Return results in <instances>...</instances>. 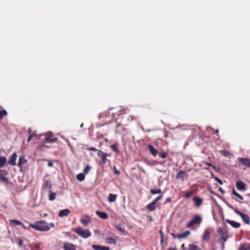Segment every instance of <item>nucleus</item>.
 I'll return each instance as SVG.
<instances>
[{
  "mask_svg": "<svg viewBox=\"0 0 250 250\" xmlns=\"http://www.w3.org/2000/svg\"><path fill=\"white\" fill-rule=\"evenodd\" d=\"M7 115V113L5 110L2 109V107H0V120L3 118V116H5Z\"/></svg>",
  "mask_w": 250,
  "mask_h": 250,
  "instance_id": "nucleus-34",
  "label": "nucleus"
},
{
  "mask_svg": "<svg viewBox=\"0 0 250 250\" xmlns=\"http://www.w3.org/2000/svg\"><path fill=\"white\" fill-rule=\"evenodd\" d=\"M73 231L83 238H87L91 235L88 229H85L80 227L75 229Z\"/></svg>",
  "mask_w": 250,
  "mask_h": 250,
  "instance_id": "nucleus-2",
  "label": "nucleus"
},
{
  "mask_svg": "<svg viewBox=\"0 0 250 250\" xmlns=\"http://www.w3.org/2000/svg\"><path fill=\"white\" fill-rule=\"evenodd\" d=\"M30 136H32V138H33V137H36L37 136V134L35 133V132H33L30 135Z\"/></svg>",
  "mask_w": 250,
  "mask_h": 250,
  "instance_id": "nucleus-48",
  "label": "nucleus"
},
{
  "mask_svg": "<svg viewBox=\"0 0 250 250\" xmlns=\"http://www.w3.org/2000/svg\"><path fill=\"white\" fill-rule=\"evenodd\" d=\"M147 147L150 152V153L153 156H156L158 154V151L152 145H148Z\"/></svg>",
  "mask_w": 250,
  "mask_h": 250,
  "instance_id": "nucleus-13",
  "label": "nucleus"
},
{
  "mask_svg": "<svg viewBox=\"0 0 250 250\" xmlns=\"http://www.w3.org/2000/svg\"><path fill=\"white\" fill-rule=\"evenodd\" d=\"M227 222L234 228H238L240 226V224L239 223L236 222L234 221L227 219Z\"/></svg>",
  "mask_w": 250,
  "mask_h": 250,
  "instance_id": "nucleus-22",
  "label": "nucleus"
},
{
  "mask_svg": "<svg viewBox=\"0 0 250 250\" xmlns=\"http://www.w3.org/2000/svg\"><path fill=\"white\" fill-rule=\"evenodd\" d=\"M133 120V116L130 115H125L122 118V122L125 124H127L128 123L132 121Z\"/></svg>",
  "mask_w": 250,
  "mask_h": 250,
  "instance_id": "nucleus-14",
  "label": "nucleus"
},
{
  "mask_svg": "<svg viewBox=\"0 0 250 250\" xmlns=\"http://www.w3.org/2000/svg\"><path fill=\"white\" fill-rule=\"evenodd\" d=\"M10 225L11 226H20L22 224V222L17 220H9Z\"/></svg>",
  "mask_w": 250,
  "mask_h": 250,
  "instance_id": "nucleus-24",
  "label": "nucleus"
},
{
  "mask_svg": "<svg viewBox=\"0 0 250 250\" xmlns=\"http://www.w3.org/2000/svg\"><path fill=\"white\" fill-rule=\"evenodd\" d=\"M106 243H108V244H112L113 245H116V241L115 239L114 238H112L111 237H109V238H107L106 239Z\"/></svg>",
  "mask_w": 250,
  "mask_h": 250,
  "instance_id": "nucleus-32",
  "label": "nucleus"
},
{
  "mask_svg": "<svg viewBox=\"0 0 250 250\" xmlns=\"http://www.w3.org/2000/svg\"><path fill=\"white\" fill-rule=\"evenodd\" d=\"M98 156L100 157L102 160V164L104 165L107 162V157H110V154H108L107 153L104 152L101 150H98Z\"/></svg>",
  "mask_w": 250,
  "mask_h": 250,
  "instance_id": "nucleus-5",
  "label": "nucleus"
},
{
  "mask_svg": "<svg viewBox=\"0 0 250 250\" xmlns=\"http://www.w3.org/2000/svg\"><path fill=\"white\" fill-rule=\"evenodd\" d=\"M27 163V161L24 159L23 156L20 157L18 162V166L20 168L22 167L23 166Z\"/></svg>",
  "mask_w": 250,
  "mask_h": 250,
  "instance_id": "nucleus-18",
  "label": "nucleus"
},
{
  "mask_svg": "<svg viewBox=\"0 0 250 250\" xmlns=\"http://www.w3.org/2000/svg\"><path fill=\"white\" fill-rule=\"evenodd\" d=\"M17 158V155L16 152H14L11 155L10 158L8 162V164L15 166L16 165V161Z\"/></svg>",
  "mask_w": 250,
  "mask_h": 250,
  "instance_id": "nucleus-11",
  "label": "nucleus"
},
{
  "mask_svg": "<svg viewBox=\"0 0 250 250\" xmlns=\"http://www.w3.org/2000/svg\"><path fill=\"white\" fill-rule=\"evenodd\" d=\"M215 180L220 185L223 184V182H222V180H220V179H219L218 178H215Z\"/></svg>",
  "mask_w": 250,
  "mask_h": 250,
  "instance_id": "nucleus-46",
  "label": "nucleus"
},
{
  "mask_svg": "<svg viewBox=\"0 0 250 250\" xmlns=\"http://www.w3.org/2000/svg\"><path fill=\"white\" fill-rule=\"evenodd\" d=\"M48 166L49 167H52L53 166V163H52V162H49L48 163Z\"/></svg>",
  "mask_w": 250,
  "mask_h": 250,
  "instance_id": "nucleus-49",
  "label": "nucleus"
},
{
  "mask_svg": "<svg viewBox=\"0 0 250 250\" xmlns=\"http://www.w3.org/2000/svg\"><path fill=\"white\" fill-rule=\"evenodd\" d=\"M168 250H176L175 249L170 248V249H168Z\"/></svg>",
  "mask_w": 250,
  "mask_h": 250,
  "instance_id": "nucleus-58",
  "label": "nucleus"
},
{
  "mask_svg": "<svg viewBox=\"0 0 250 250\" xmlns=\"http://www.w3.org/2000/svg\"><path fill=\"white\" fill-rule=\"evenodd\" d=\"M8 174V172L6 170L0 169V179L1 177H3L5 175Z\"/></svg>",
  "mask_w": 250,
  "mask_h": 250,
  "instance_id": "nucleus-38",
  "label": "nucleus"
},
{
  "mask_svg": "<svg viewBox=\"0 0 250 250\" xmlns=\"http://www.w3.org/2000/svg\"><path fill=\"white\" fill-rule=\"evenodd\" d=\"M171 202V199L170 198H167L166 199V201H165V203H169Z\"/></svg>",
  "mask_w": 250,
  "mask_h": 250,
  "instance_id": "nucleus-50",
  "label": "nucleus"
},
{
  "mask_svg": "<svg viewBox=\"0 0 250 250\" xmlns=\"http://www.w3.org/2000/svg\"><path fill=\"white\" fill-rule=\"evenodd\" d=\"M88 219L85 220L83 219H80L81 223L84 226H87L91 222V218L89 216H87Z\"/></svg>",
  "mask_w": 250,
  "mask_h": 250,
  "instance_id": "nucleus-25",
  "label": "nucleus"
},
{
  "mask_svg": "<svg viewBox=\"0 0 250 250\" xmlns=\"http://www.w3.org/2000/svg\"><path fill=\"white\" fill-rule=\"evenodd\" d=\"M236 187L238 190L240 191H245L246 189V185L242 181L239 180L236 182Z\"/></svg>",
  "mask_w": 250,
  "mask_h": 250,
  "instance_id": "nucleus-8",
  "label": "nucleus"
},
{
  "mask_svg": "<svg viewBox=\"0 0 250 250\" xmlns=\"http://www.w3.org/2000/svg\"><path fill=\"white\" fill-rule=\"evenodd\" d=\"M70 212V210L69 209L66 208L62 210H61L59 211L58 216L62 217L64 216H67Z\"/></svg>",
  "mask_w": 250,
  "mask_h": 250,
  "instance_id": "nucleus-16",
  "label": "nucleus"
},
{
  "mask_svg": "<svg viewBox=\"0 0 250 250\" xmlns=\"http://www.w3.org/2000/svg\"><path fill=\"white\" fill-rule=\"evenodd\" d=\"M87 149L89 150H91V151H97V152L98 150L97 149H96L95 147H89Z\"/></svg>",
  "mask_w": 250,
  "mask_h": 250,
  "instance_id": "nucleus-45",
  "label": "nucleus"
},
{
  "mask_svg": "<svg viewBox=\"0 0 250 250\" xmlns=\"http://www.w3.org/2000/svg\"><path fill=\"white\" fill-rule=\"evenodd\" d=\"M193 201L194 202L195 206L197 207H199L203 203V199L197 196L194 197Z\"/></svg>",
  "mask_w": 250,
  "mask_h": 250,
  "instance_id": "nucleus-15",
  "label": "nucleus"
},
{
  "mask_svg": "<svg viewBox=\"0 0 250 250\" xmlns=\"http://www.w3.org/2000/svg\"><path fill=\"white\" fill-rule=\"evenodd\" d=\"M68 145L69 146H70V142H69V141H68Z\"/></svg>",
  "mask_w": 250,
  "mask_h": 250,
  "instance_id": "nucleus-62",
  "label": "nucleus"
},
{
  "mask_svg": "<svg viewBox=\"0 0 250 250\" xmlns=\"http://www.w3.org/2000/svg\"><path fill=\"white\" fill-rule=\"evenodd\" d=\"M53 133L51 132H48L46 135L45 137V141L46 143H52L56 141L57 138L52 139Z\"/></svg>",
  "mask_w": 250,
  "mask_h": 250,
  "instance_id": "nucleus-10",
  "label": "nucleus"
},
{
  "mask_svg": "<svg viewBox=\"0 0 250 250\" xmlns=\"http://www.w3.org/2000/svg\"><path fill=\"white\" fill-rule=\"evenodd\" d=\"M238 250H247L244 246H241Z\"/></svg>",
  "mask_w": 250,
  "mask_h": 250,
  "instance_id": "nucleus-47",
  "label": "nucleus"
},
{
  "mask_svg": "<svg viewBox=\"0 0 250 250\" xmlns=\"http://www.w3.org/2000/svg\"><path fill=\"white\" fill-rule=\"evenodd\" d=\"M206 164L208 166H210V167H214L210 163H206Z\"/></svg>",
  "mask_w": 250,
  "mask_h": 250,
  "instance_id": "nucleus-53",
  "label": "nucleus"
},
{
  "mask_svg": "<svg viewBox=\"0 0 250 250\" xmlns=\"http://www.w3.org/2000/svg\"><path fill=\"white\" fill-rule=\"evenodd\" d=\"M232 195H234L237 198H238L239 200H243V197L240 194H239L238 193H237L235 191V189L234 188H233V189H232Z\"/></svg>",
  "mask_w": 250,
  "mask_h": 250,
  "instance_id": "nucleus-28",
  "label": "nucleus"
},
{
  "mask_svg": "<svg viewBox=\"0 0 250 250\" xmlns=\"http://www.w3.org/2000/svg\"><path fill=\"white\" fill-rule=\"evenodd\" d=\"M31 131H32V130H31V128H28V133L30 135L31 134Z\"/></svg>",
  "mask_w": 250,
  "mask_h": 250,
  "instance_id": "nucleus-56",
  "label": "nucleus"
},
{
  "mask_svg": "<svg viewBox=\"0 0 250 250\" xmlns=\"http://www.w3.org/2000/svg\"><path fill=\"white\" fill-rule=\"evenodd\" d=\"M20 226H21L22 228L24 229H27V227L26 226H25L23 223H22V224H21Z\"/></svg>",
  "mask_w": 250,
  "mask_h": 250,
  "instance_id": "nucleus-55",
  "label": "nucleus"
},
{
  "mask_svg": "<svg viewBox=\"0 0 250 250\" xmlns=\"http://www.w3.org/2000/svg\"><path fill=\"white\" fill-rule=\"evenodd\" d=\"M150 192L152 194H159L162 192V190L161 189H151L150 190Z\"/></svg>",
  "mask_w": 250,
  "mask_h": 250,
  "instance_id": "nucleus-36",
  "label": "nucleus"
},
{
  "mask_svg": "<svg viewBox=\"0 0 250 250\" xmlns=\"http://www.w3.org/2000/svg\"><path fill=\"white\" fill-rule=\"evenodd\" d=\"M0 179L1 180V181L5 183V185H7L8 184V183H9V181H8V179L7 177H1Z\"/></svg>",
  "mask_w": 250,
  "mask_h": 250,
  "instance_id": "nucleus-41",
  "label": "nucleus"
},
{
  "mask_svg": "<svg viewBox=\"0 0 250 250\" xmlns=\"http://www.w3.org/2000/svg\"><path fill=\"white\" fill-rule=\"evenodd\" d=\"M92 248L95 250H110L108 247L101 246L99 245H93Z\"/></svg>",
  "mask_w": 250,
  "mask_h": 250,
  "instance_id": "nucleus-19",
  "label": "nucleus"
},
{
  "mask_svg": "<svg viewBox=\"0 0 250 250\" xmlns=\"http://www.w3.org/2000/svg\"><path fill=\"white\" fill-rule=\"evenodd\" d=\"M46 185H49V182H46Z\"/></svg>",
  "mask_w": 250,
  "mask_h": 250,
  "instance_id": "nucleus-64",
  "label": "nucleus"
},
{
  "mask_svg": "<svg viewBox=\"0 0 250 250\" xmlns=\"http://www.w3.org/2000/svg\"><path fill=\"white\" fill-rule=\"evenodd\" d=\"M125 128L124 127L121 123H118L116 125V131L118 133H122L124 132Z\"/></svg>",
  "mask_w": 250,
  "mask_h": 250,
  "instance_id": "nucleus-17",
  "label": "nucleus"
},
{
  "mask_svg": "<svg viewBox=\"0 0 250 250\" xmlns=\"http://www.w3.org/2000/svg\"><path fill=\"white\" fill-rule=\"evenodd\" d=\"M193 194V190L191 191H190V192H188L185 195V197L186 198H188L190 197H191Z\"/></svg>",
  "mask_w": 250,
  "mask_h": 250,
  "instance_id": "nucleus-42",
  "label": "nucleus"
},
{
  "mask_svg": "<svg viewBox=\"0 0 250 250\" xmlns=\"http://www.w3.org/2000/svg\"><path fill=\"white\" fill-rule=\"evenodd\" d=\"M210 232L209 230H206L204 236H203V239L204 240H208L210 238Z\"/></svg>",
  "mask_w": 250,
  "mask_h": 250,
  "instance_id": "nucleus-27",
  "label": "nucleus"
},
{
  "mask_svg": "<svg viewBox=\"0 0 250 250\" xmlns=\"http://www.w3.org/2000/svg\"><path fill=\"white\" fill-rule=\"evenodd\" d=\"M116 228L121 232H125V230L124 228L121 227L120 226H116Z\"/></svg>",
  "mask_w": 250,
  "mask_h": 250,
  "instance_id": "nucleus-43",
  "label": "nucleus"
},
{
  "mask_svg": "<svg viewBox=\"0 0 250 250\" xmlns=\"http://www.w3.org/2000/svg\"><path fill=\"white\" fill-rule=\"evenodd\" d=\"M91 169V166L87 165V166H86L84 167V168L83 169V173H84L85 174H87L89 172V171Z\"/></svg>",
  "mask_w": 250,
  "mask_h": 250,
  "instance_id": "nucleus-37",
  "label": "nucleus"
},
{
  "mask_svg": "<svg viewBox=\"0 0 250 250\" xmlns=\"http://www.w3.org/2000/svg\"><path fill=\"white\" fill-rule=\"evenodd\" d=\"M30 226L34 229L41 231H48L50 229V227L51 228H54L55 227L54 223H51L48 224L43 220L37 221L33 224H30Z\"/></svg>",
  "mask_w": 250,
  "mask_h": 250,
  "instance_id": "nucleus-1",
  "label": "nucleus"
},
{
  "mask_svg": "<svg viewBox=\"0 0 250 250\" xmlns=\"http://www.w3.org/2000/svg\"><path fill=\"white\" fill-rule=\"evenodd\" d=\"M219 191H221L222 193H225L224 191L221 188H219Z\"/></svg>",
  "mask_w": 250,
  "mask_h": 250,
  "instance_id": "nucleus-57",
  "label": "nucleus"
},
{
  "mask_svg": "<svg viewBox=\"0 0 250 250\" xmlns=\"http://www.w3.org/2000/svg\"><path fill=\"white\" fill-rule=\"evenodd\" d=\"M171 235L172 236V237L174 238H177V234H175L174 233H171Z\"/></svg>",
  "mask_w": 250,
  "mask_h": 250,
  "instance_id": "nucleus-52",
  "label": "nucleus"
},
{
  "mask_svg": "<svg viewBox=\"0 0 250 250\" xmlns=\"http://www.w3.org/2000/svg\"><path fill=\"white\" fill-rule=\"evenodd\" d=\"M161 243L163 242V236H162V235L161 236Z\"/></svg>",
  "mask_w": 250,
  "mask_h": 250,
  "instance_id": "nucleus-59",
  "label": "nucleus"
},
{
  "mask_svg": "<svg viewBox=\"0 0 250 250\" xmlns=\"http://www.w3.org/2000/svg\"><path fill=\"white\" fill-rule=\"evenodd\" d=\"M6 163V159L4 157H0V168L3 167Z\"/></svg>",
  "mask_w": 250,
  "mask_h": 250,
  "instance_id": "nucleus-29",
  "label": "nucleus"
},
{
  "mask_svg": "<svg viewBox=\"0 0 250 250\" xmlns=\"http://www.w3.org/2000/svg\"><path fill=\"white\" fill-rule=\"evenodd\" d=\"M96 214L99 217L103 219H105L108 217L107 214L104 212H102L98 210L96 211Z\"/></svg>",
  "mask_w": 250,
  "mask_h": 250,
  "instance_id": "nucleus-23",
  "label": "nucleus"
},
{
  "mask_svg": "<svg viewBox=\"0 0 250 250\" xmlns=\"http://www.w3.org/2000/svg\"><path fill=\"white\" fill-rule=\"evenodd\" d=\"M117 197V194H112L111 193H110L109 194L108 200L109 202H113L116 200Z\"/></svg>",
  "mask_w": 250,
  "mask_h": 250,
  "instance_id": "nucleus-26",
  "label": "nucleus"
},
{
  "mask_svg": "<svg viewBox=\"0 0 250 250\" xmlns=\"http://www.w3.org/2000/svg\"><path fill=\"white\" fill-rule=\"evenodd\" d=\"M188 177V175L183 170H180L176 175V178L181 179L182 181L187 179Z\"/></svg>",
  "mask_w": 250,
  "mask_h": 250,
  "instance_id": "nucleus-9",
  "label": "nucleus"
},
{
  "mask_svg": "<svg viewBox=\"0 0 250 250\" xmlns=\"http://www.w3.org/2000/svg\"><path fill=\"white\" fill-rule=\"evenodd\" d=\"M110 147L114 151H115L117 153L119 152V149L116 145H115V144L111 145L110 146Z\"/></svg>",
  "mask_w": 250,
  "mask_h": 250,
  "instance_id": "nucleus-39",
  "label": "nucleus"
},
{
  "mask_svg": "<svg viewBox=\"0 0 250 250\" xmlns=\"http://www.w3.org/2000/svg\"><path fill=\"white\" fill-rule=\"evenodd\" d=\"M162 197H163V195H161L157 197L153 201L155 202L156 203H157V202L158 201L162 199Z\"/></svg>",
  "mask_w": 250,
  "mask_h": 250,
  "instance_id": "nucleus-44",
  "label": "nucleus"
},
{
  "mask_svg": "<svg viewBox=\"0 0 250 250\" xmlns=\"http://www.w3.org/2000/svg\"><path fill=\"white\" fill-rule=\"evenodd\" d=\"M217 232L220 235V239L226 242L228 239L227 232L223 229L220 228L217 229Z\"/></svg>",
  "mask_w": 250,
  "mask_h": 250,
  "instance_id": "nucleus-6",
  "label": "nucleus"
},
{
  "mask_svg": "<svg viewBox=\"0 0 250 250\" xmlns=\"http://www.w3.org/2000/svg\"><path fill=\"white\" fill-rule=\"evenodd\" d=\"M190 231L189 230H187L182 233L177 234V238H178V239L185 238L187 237L188 236H189L190 235Z\"/></svg>",
  "mask_w": 250,
  "mask_h": 250,
  "instance_id": "nucleus-21",
  "label": "nucleus"
},
{
  "mask_svg": "<svg viewBox=\"0 0 250 250\" xmlns=\"http://www.w3.org/2000/svg\"><path fill=\"white\" fill-rule=\"evenodd\" d=\"M182 247V249H183V248L184 247V244H183V245H182V247Z\"/></svg>",
  "mask_w": 250,
  "mask_h": 250,
  "instance_id": "nucleus-61",
  "label": "nucleus"
},
{
  "mask_svg": "<svg viewBox=\"0 0 250 250\" xmlns=\"http://www.w3.org/2000/svg\"><path fill=\"white\" fill-rule=\"evenodd\" d=\"M115 169V173L117 174H119L120 173V171L116 169V167H114Z\"/></svg>",
  "mask_w": 250,
  "mask_h": 250,
  "instance_id": "nucleus-51",
  "label": "nucleus"
},
{
  "mask_svg": "<svg viewBox=\"0 0 250 250\" xmlns=\"http://www.w3.org/2000/svg\"><path fill=\"white\" fill-rule=\"evenodd\" d=\"M202 222V217L198 214H195L192 216V219L187 224V227L191 228L194 225H200Z\"/></svg>",
  "mask_w": 250,
  "mask_h": 250,
  "instance_id": "nucleus-3",
  "label": "nucleus"
},
{
  "mask_svg": "<svg viewBox=\"0 0 250 250\" xmlns=\"http://www.w3.org/2000/svg\"><path fill=\"white\" fill-rule=\"evenodd\" d=\"M32 139V136H30L29 135V137L27 139V142H30Z\"/></svg>",
  "mask_w": 250,
  "mask_h": 250,
  "instance_id": "nucleus-54",
  "label": "nucleus"
},
{
  "mask_svg": "<svg viewBox=\"0 0 250 250\" xmlns=\"http://www.w3.org/2000/svg\"><path fill=\"white\" fill-rule=\"evenodd\" d=\"M19 239V242H18V246L20 248H22L23 247H25V246L23 244V241L21 238L20 237L18 238Z\"/></svg>",
  "mask_w": 250,
  "mask_h": 250,
  "instance_id": "nucleus-40",
  "label": "nucleus"
},
{
  "mask_svg": "<svg viewBox=\"0 0 250 250\" xmlns=\"http://www.w3.org/2000/svg\"><path fill=\"white\" fill-rule=\"evenodd\" d=\"M158 154L162 159L166 158L167 156V153L164 151L163 150H162L160 152H159Z\"/></svg>",
  "mask_w": 250,
  "mask_h": 250,
  "instance_id": "nucleus-35",
  "label": "nucleus"
},
{
  "mask_svg": "<svg viewBox=\"0 0 250 250\" xmlns=\"http://www.w3.org/2000/svg\"><path fill=\"white\" fill-rule=\"evenodd\" d=\"M188 250H201V249L196 245L189 244L188 245Z\"/></svg>",
  "mask_w": 250,
  "mask_h": 250,
  "instance_id": "nucleus-33",
  "label": "nucleus"
},
{
  "mask_svg": "<svg viewBox=\"0 0 250 250\" xmlns=\"http://www.w3.org/2000/svg\"><path fill=\"white\" fill-rule=\"evenodd\" d=\"M64 250H76L77 246L69 242L64 243L63 244Z\"/></svg>",
  "mask_w": 250,
  "mask_h": 250,
  "instance_id": "nucleus-7",
  "label": "nucleus"
},
{
  "mask_svg": "<svg viewBox=\"0 0 250 250\" xmlns=\"http://www.w3.org/2000/svg\"><path fill=\"white\" fill-rule=\"evenodd\" d=\"M49 188H51V184H49Z\"/></svg>",
  "mask_w": 250,
  "mask_h": 250,
  "instance_id": "nucleus-60",
  "label": "nucleus"
},
{
  "mask_svg": "<svg viewBox=\"0 0 250 250\" xmlns=\"http://www.w3.org/2000/svg\"><path fill=\"white\" fill-rule=\"evenodd\" d=\"M156 203L153 201L147 205L146 208L149 211H153L156 209Z\"/></svg>",
  "mask_w": 250,
  "mask_h": 250,
  "instance_id": "nucleus-20",
  "label": "nucleus"
},
{
  "mask_svg": "<svg viewBox=\"0 0 250 250\" xmlns=\"http://www.w3.org/2000/svg\"><path fill=\"white\" fill-rule=\"evenodd\" d=\"M85 174L83 173H81L77 175V179L79 181H83L84 180Z\"/></svg>",
  "mask_w": 250,
  "mask_h": 250,
  "instance_id": "nucleus-30",
  "label": "nucleus"
},
{
  "mask_svg": "<svg viewBox=\"0 0 250 250\" xmlns=\"http://www.w3.org/2000/svg\"><path fill=\"white\" fill-rule=\"evenodd\" d=\"M235 201H237V202H239V201L238 200H237V199H235Z\"/></svg>",
  "mask_w": 250,
  "mask_h": 250,
  "instance_id": "nucleus-63",
  "label": "nucleus"
},
{
  "mask_svg": "<svg viewBox=\"0 0 250 250\" xmlns=\"http://www.w3.org/2000/svg\"><path fill=\"white\" fill-rule=\"evenodd\" d=\"M56 193H54L52 191H50V194L49 195V200L51 201H54L56 199Z\"/></svg>",
  "mask_w": 250,
  "mask_h": 250,
  "instance_id": "nucleus-31",
  "label": "nucleus"
},
{
  "mask_svg": "<svg viewBox=\"0 0 250 250\" xmlns=\"http://www.w3.org/2000/svg\"><path fill=\"white\" fill-rule=\"evenodd\" d=\"M229 208L232 209L238 215L240 216L243 219V221L247 224H249L250 223V219L249 216L244 213L241 212L240 211L238 210L237 208H234L233 207L231 206H229Z\"/></svg>",
  "mask_w": 250,
  "mask_h": 250,
  "instance_id": "nucleus-4",
  "label": "nucleus"
},
{
  "mask_svg": "<svg viewBox=\"0 0 250 250\" xmlns=\"http://www.w3.org/2000/svg\"><path fill=\"white\" fill-rule=\"evenodd\" d=\"M238 161L242 164V165L250 167V159L248 158H239Z\"/></svg>",
  "mask_w": 250,
  "mask_h": 250,
  "instance_id": "nucleus-12",
  "label": "nucleus"
}]
</instances>
